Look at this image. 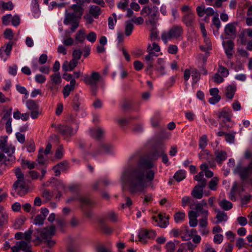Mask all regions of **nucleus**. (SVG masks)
<instances>
[{"label": "nucleus", "mask_w": 252, "mask_h": 252, "mask_svg": "<svg viewBox=\"0 0 252 252\" xmlns=\"http://www.w3.org/2000/svg\"><path fill=\"white\" fill-rule=\"evenodd\" d=\"M154 167L155 164L148 158L138 153L131 155L120 179L123 189H127L132 194L144 192L148 183L155 178Z\"/></svg>", "instance_id": "obj_1"}, {"label": "nucleus", "mask_w": 252, "mask_h": 252, "mask_svg": "<svg viewBox=\"0 0 252 252\" xmlns=\"http://www.w3.org/2000/svg\"><path fill=\"white\" fill-rule=\"evenodd\" d=\"M69 9L72 10V12L65 10L63 23L66 25L71 24L70 30L72 32H74L79 26V21L83 14L84 9L80 6L72 5Z\"/></svg>", "instance_id": "obj_2"}, {"label": "nucleus", "mask_w": 252, "mask_h": 252, "mask_svg": "<svg viewBox=\"0 0 252 252\" xmlns=\"http://www.w3.org/2000/svg\"><path fill=\"white\" fill-rule=\"evenodd\" d=\"M160 50L159 46L156 42H153L152 46L149 45L147 47V51L148 52V54L145 57L144 61L146 64V71H149L150 75L153 74V68L154 66V57L158 56L153 51L158 52L160 51Z\"/></svg>", "instance_id": "obj_3"}, {"label": "nucleus", "mask_w": 252, "mask_h": 252, "mask_svg": "<svg viewBox=\"0 0 252 252\" xmlns=\"http://www.w3.org/2000/svg\"><path fill=\"white\" fill-rule=\"evenodd\" d=\"M183 28L180 25H175L168 31L163 32L161 34V38L166 44L168 41L180 38L183 34Z\"/></svg>", "instance_id": "obj_4"}, {"label": "nucleus", "mask_w": 252, "mask_h": 252, "mask_svg": "<svg viewBox=\"0 0 252 252\" xmlns=\"http://www.w3.org/2000/svg\"><path fill=\"white\" fill-rule=\"evenodd\" d=\"M101 78L100 74L98 72L94 71L90 75L85 74L84 76V83L92 87L93 94L95 95L97 92V84Z\"/></svg>", "instance_id": "obj_5"}, {"label": "nucleus", "mask_w": 252, "mask_h": 252, "mask_svg": "<svg viewBox=\"0 0 252 252\" xmlns=\"http://www.w3.org/2000/svg\"><path fill=\"white\" fill-rule=\"evenodd\" d=\"M235 172L239 174L242 181L247 180L252 175V158L246 166L242 167L240 163L238 164L235 169Z\"/></svg>", "instance_id": "obj_6"}, {"label": "nucleus", "mask_w": 252, "mask_h": 252, "mask_svg": "<svg viewBox=\"0 0 252 252\" xmlns=\"http://www.w3.org/2000/svg\"><path fill=\"white\" fill-rule=\"evenodd\" d=\"M218 118L221 120L222 124L227 127H230V126L228 123L231 122V118L233 114L232 111L227 108H223L217 114Z\"/></svg>", "instance_id": "obj_7"}, {"label": "nucleus", "mask_w": 252, "mask_h": 252, "mask_svg": "<svg viewBox=\"0 0 252 252\" xmlns=\"http://www.w3.org/2000/svg\"><path fill=\"white\" fill-rule=\"evenodd\" d=\"M56 130L62 134L66 140H69V138L77 132V129H73L71 126L67 125H59L56 127Z\"/></svg>", "instance_id": "obj_8"}, {"label": "nucleus", "mask_w": 252, "mask_h": 252, "mask_svg": "<svg viewBox=\"0 0 252 252\" xmlns=\"http://www.w3.org/2000/svg\"><path fill=\"white\" fill-rule=\"evenodd\" d=\"M181 21L187 27L193 28L195 25V14L192 11L187 12L182 16Z\"/></svg>", "instance_id": "obj_9"}, {"label": "nucleus", "mask_w": 252, "mask_h": 252, "mask_svg": "<svg viewBox=\"0 0 252 252\" xmlns=\"http://www.w3.org/2000/svg\"><path fill=\"white\" fill-rule=\"evenodd\" d=\"M7 136H1L0 137V150L6 154H14L15 148L12 144H7Z\"/></svg>", "instance_id": "obj_10"}, {"label": "nucleus", "mask_w": 252, "mask_h": 252, "mask_svg": "<svg viewBox=\"0 0 252 252\" xmlns=\"http://www.w3.org/2000/svg\"><path fill=\"white\" fill-rule=\"evenodd\" d=\"M208 204L205 200H202L200 202L197 203L192 209L195 210L199 216L202 217H208L209 211L208 210Z\"/></svg>", "instance_id": "obj_11"}, {"label": "nucleus", "mask_w": 252, "mask_h": 252, "mask_svg": "<svg viewBox=\"0 0 252 252\" xmlns=\"http://www.w3.org/2000/svg\"><path fill=\"white\" fill-rule=\"evenodd\" d=\"M13 187L17 194L21 196L27 194L29 190V186L25 182H20L19 181H16Z\"/></svg>", "instance_id": "obj_12"}, {"label": "nucleus", "mask_w": 252, "mask_h": 252, "mask_svg": "<svg viewBox=\"0 0 252 252\" xmlns=\"http://www.w3.org/2000/svg\"><path fill=\"white\" fill-rule=\"evenodd\" d=\"M13 42L9 41L0 48V58L5 62L10 56L12 49Z\"/></svg>", "instance_id": "obj_13"}, {"label": "nucleus", "mask_w": 252, "mask_h": 252, "mask_svg": "<svg viewBox=\"0 0 252 252\" xmlns=\"http://www.w3.org/2000/svg\"><path fill=\"white\" fill-rule=\"evenodd\" d=\"M237 22H231L226 25L224 28V33L226 35L234 39L237 35Z\"/></svg>", "instance_id": "obj_14"}, {"label": "nucleus", "mask_w": 252, "mask_h": 252, "mask_svg": "<svg viewBox=\"0 0 252 252\" xmlns=\"http://www.w3.org/2000/svg\"><path fill=\"white\" fill-rule=\"evenodd\" d=\"M156 232L153 230L142 229L139 232V240L141 242H145V239L153 238L156 236Z\"/></svg>", "instance_id": "obj_15"}, {"label": "nucleus", "mask_w": 252, "mask_h": 252, "mask_svg": "<svg viewBox=\"0 0 252 252\" xmlns=\"http://www.w3.org/2000/svg\"><path fill=\"white\" fill-rule=\"evenodd\" d=\"M113 146L111 144L102 143L99 147L92 154V156L95 157L103 153L109 154L111 152Z\"/></svg>", "instance_id": "obj_16"}, {"label": "nucleus", "mask_w": 252, "mask_h": 252, "mask_svg": "<svg viewBox=\"0 0 252 252\" xmlns=\"http://www.w3.org/2000/svg\"><path fill=\"white\" fill-rule=\"evenodd\" d=\"M204 182H202L200 185L195 186L191 191V195L196 199H201L203 195V189L206 187Z\"/></svg>", "instance_id": "obj_17"}, {"label": "nucleus", "mask_w": 252, "mask_h": 252, "mask_svg": "<svg viewBox=\"0 0 252 252\" xmlns=\"http://www.w3.org/2000/svg\"><path fill=\"white\" fill-rule=\"evenodd\" d=\"M56 228L53 225L44 228L41 231V237L42 239L47 240L55 234Z\"/></svg>", "instance_id": "obj_18"}, {"label": "nucleus", "mask_w": 252, "mask_h": 252, "mask_svg": "<svg viewBox=\"0 0 252 252\" xmlns=\"http://www.w3.org/2000/svg\"><path fill=\"white\" fill-rule=\"evenodd\" d=\"M153 219L157 223V225L160 227L165 228L169 224L168 220L169 216L165 214H159L158 217H153Z\"/></svg>", "instance_id": "obj_19"}, {"label": "nucleus", "mask_w": 252, "mask_h": 252, "mask_svg": "<svg viewBox=\"0 0 252 252\" xmlns=\"http://www.w3.org/2000/svg\"><path fill=\"white\" fill-rule=\"evenodd\" d=\"M158 10L152 11L148 15V20L146 21V24L151 26H156V24L158 19Z\"/></svg>", "instance_id": "obj_20"}, {"label": "nucleus", "mask_w": 252, "mask_h": 252, "mask_svg": "<svg viewBox=\"0 0 252 252\" xmlns=\"http://www.w3.org/2000/svg\"><path fill=\"white\" fill-rule=\"evenodd\" d=\"M165 61L163 58H158L155 65V69L160 75H163L165 74Z\"/></svg>", "instance_id": "obj_21"}, {"label": "nucleus", "mask_w": 252, "mask_h": 252, "mask_svg": "<svg viewBox=\"0 0 252 252\" xmlns=\"http://www.w3.org/2000/svg\"><path fill=\"white\" fill-rule=\"evenodd\" d=\"M223 45L225 49V53L228 59H230L233 55L234 43L231 40H228L223 42Z\"/></svg>", "instance_id": "obj_22"}, {"label": "nucleus", "mask_w": 252, "mask_h": 252, "mask_svg": "<svg viewBox=\"0 0 252 252\" xmlns=\"http://www.w3.org/2000/svg\"><path fill=\"white\" fill-rule=\"evenodd\" d=\"M215 160L219 164H221L227 157L226 152L222 150H216L215 152Z\"/></svg>", "instance_id": "obj_23"}, {"label": "nucleus", "mask_w": 252, "mask_h": 252, "mask_svg": "<svg viewBox=\"0 0 252 252\" xmlns=\"http://www.w3.org/2000/svg\"><path fill=\"white\" fill-rule=\"evenodd\" d=\"M237 87L235 84L228 85L225 90V95L227 98L232 99L236 91Z\"/></svg>", "instance_id": "obj_24"}, {"label": "nucleus", "mask_w": 252, "mask_h": 252, "mask_svg": "<svg viewBox=\"0 0 252 252\" xmlns=\"http://www.w3.org/2000/svg\"><path fill=\"white\" fill-rule=\"evenodd\" d=\"M104 133V130L101 127L93 128L90 130V134L92 137L96 139L101 138Z\"/></svg>", "instance_id": "obj_25"}, {"label": "nucleus", "mask_w": 252, "mask_h": 252, "mask_svg": "<svg viewBox=\"0 0 252 252\" xmlns=\"http://www.w3.org/2000/svg\"><path fill=\"white\" fill-rule=\"evenodd\" d=\"M86 38V32L84 29L79 30L75 34V40L79 43H83Z\"/></svg>", "instance_id": "obj_26"}, {"label": "nucleus", "mask_w": 252, "mask_h": 252, "mask_svg": "<svg viewBox=\"0 0 252 252\" xmlns=\"http://www.w3.org/2000/svg\"><path fill=\"white\" fill-rule=\"evenodd\" d=\"M89 13L94 18H97L101 13V9L98 6L92 5L90 7Z\"/></svg>", "instance_id": "obj_27"}, {"label": "nucleus", "mask_w": 252, "mask_h": 252, "mask_svg": "<svg viewBox=\"0 0 252 252\" xmlns=\"http://www.w3.org/2000/svg\"><path fill=\"white\" fill-rule=\"evenodd\" d=\"M187 204L189 205L190 209H193L194 205V200L189 196H184L182 199V205L185 207Z\"/></svg>", "instance_id": "obj_28"}, {"label": "nucleus", "mask_w": 252, "mask_h": 252, "mask_svg": "<svg viewBox=\"0 0 252 252\" xmlns=\"http://www.w3.org/2000/svg\"><path fill=\"white\" fill-rule=\"evenodd\" d=\"M50 80L49 81L51 82V83L60 86L62 80L60 73H54L50 76Z\"/></svg>", "instance_id": "obj_29"}, {"label": "nucleus", "mask_w": 252, "mask_h": 252, "mask_svg": "<svg viewBox=\"0 0 252 252\" xmlns=\"http://www.w3.org/2000/svg\"><path fill=\"white\" fill-rule=\"evenodd\" d=\"M219 204L223 210L225 211L230 210L233 207L232 203L226 199H222L219 201Z\"/></svg>", "instance_id": "obj_30"}, {"label": "nucleus", "mask_w": 252, "mask_h": 252, "mask_svg": "<svg viewBox=\"0 0 252 252\" xmlns=\"http://www.w3.org/2000/svg\"><path fill=\"white\" fill-rule=\"evenodd\" d=\"M79 200L81 203V207L91 206L93 204V201L87 196H81L79 198Z\"/></svg>", "instance_id": "obj_31"}, {"label": "nucleus", "mask_w": 252, "mask_h": 252, "mask_svg": "<svg viewBox=\"0 0 252 252\" xmlns=\"http://www.w3.org/2000/svg\"><path fill=\"white\" fill-rule=\"evenodd\" d=\"M238 188V184L237 182H235L233 184L232 187L231 189L230 192L229 193V198L233 201H235L236 200L235 196V192Z\"/></svg>", "instance_id": "obj_32"}, {"label": "nucleus", "mask_w": 252, "mask_h": 252, "mask_svg": "<svg viewBox=\"0 0 252 252\" xmlns=\"http://www.w3.org/2000/svg\"><path fill=\"white\" fill-rule=\"evenodd\" d=\"M43 149H40L38 152V155L36 161L40 165H43L45 164L46 161V157L43 155Z\"/></svg>", "instance_id": "obj_33"}, {"label": "nucleus", "mask_w": 252, "mask_h": 252, "mask_svg": "<svg viewBox=\"0 0 252 252\" xmlns=\"http://www.w3.org/2000/svg\"><path fill=\"white\" fill-rule=\"evenodd\" d=\"M0 226L5 225L8 222V215L5 211H0Z\"/></svg>", "instance_id": "obj_34"}, {"label": "nucleus", "mask_w": 252, "mask_h": 252, "mask_svg": "<svg viewBox=\"0 0 252 252\" xmlns=\"http://www.w3.org/2000/svg\"><path fill=\"white\" fill-rule=\"evenodd\" d=\"M174 178L177 182L182 181L186 178V171L183 170L177 171L174 174Z\"/></svg>", "instance_id": "obj_35"}, {"label": "nucleus", "mask_w": 252, "mask_h": 252, "mask_svg": "<svg viewBox=\"0 0 252 252\" xmlns=\"http://www.w3.org/2000/svg\"><path fill=\"white\" fill-rule=\"evenodd\" d=\"M26 106L31 111L39 109L38 104L33 100H28L26 102Z\"/></svg>", "instance_id": "obj_36"}, {"label": "nucleus", "mask_w": 252, "mask_h": 252, "mask_svg": "<svg viewBox=\"0 0 252 252\" xmlns=\"http://www.w3.org/2000/svg\"><path fill=\"white\" fill-rule=\"evenodd\" d=\"M13 154H7L8 157L4 155V158L2 159V164L5 165L11 164L15 160L14 157L13 156Z\"/></svg>", "instance_id": "obj_37"}, {"label": "nucleus", "mask_w": 252, "mask_h": 252, "mask_svg": "<svg viewBox=\"0 0 252 252\" xmlns=\"http://www.w3.org/2000/svg\"><path fill=\"white\" fill-rule=\"evenodd\" d=\"M217 219V223H220L222 221L227 220L228 218L225 213L223 212L219 211L216 216Z\"/></svg>", "instance_id": "obj_38"}, {"label": "nucleus", "mask_w": 252, "mask_h": 252, "mask_svg": "<svg viewBox=\"0 0 252 252\" xmlns=\"http://www.w3.org/2000/svg\"><path fill=\"white\" fill-rule=\"evenodd\" d=\"M133 25L129 21L126 22L125 34L126 36L130 35L133 30Z\"/></svg>", "instance_id": "obj_39"}, {"label": "nucleus", "mask_w": 252, "mask_h": 252, "mask_svg": "<svg viewBox=\"0 0 252 252\" xmlns=\"http://www.w3.org/2000/svg\"><path fill=\"white\" fill-rule=\"evenodd\" d=\"M236 132L232 131L231 133H227L225 136V140L230 144H233L235 142Z\"/></svg>", "instance_id": "obj_40"}, {"label": "nucleus", "mask_w": 252, "mask_h": 252, "mask_svg": "<svg viewBox=\"0 0 252 252\" xmlns=\"http://www.w3.org/2000/svg\"><path fill=\"white\" fill-rule=\"evenodd\" d=\"M208 138L206 135H202L199 139V146L202 150L205 149L207 145Z\"/></svg>", "instance_id": "obj_41"}, {"label": "nucleus", "mask_w": 252, "mask_h": 252, "mask_svg": "<svg viewBox=\"0 0 252 252\" xmlns=\"http://www.w3.org/2000/svg\"><path fill=\"white\" fill-rule=\"evenodd\" d=\"M185 213L184 212H177L174 215V220L176 223L183 221L185 218Z\"/></svg>", "instance_id": "obj_42"}, {"label": "nucleus", "mask_w": 252, "mask_h": 252, "mask_svg": "<svg viewBox=\"0 0 252 252\" xmlns=\"http://www.w3.org/2000/svg\"><path fill=\"white\" fill-rule=\"evenodd\" d=\"M191 73L193 80L192 82L196 83L200 79V73L196 68H192Z\"/></svg>", "instance_id": "obj_43"}, {"label": "nucleus", "mask_w": 252, "mask_h": 252, "mask_svg": "<svg viewBox=\"0 0 252 252\" xmlns=\"http://www.w3.org/2000/svg\"><path fill=\"white\" fill-rule=\"evenodd\" d=\"M0 6H1L4 10H11L14 7V5L11 1L4 2L3 1L0 2Z\"/></svg>", "instance_id": "obj_44"}, {"label": "nucleus", "mask_w": 252, "mask_h": 252, "mask_svg": "<svg viewBox=\"0 0 252 252\" xmlns=\"http://www.w3.org/2000/svg\"><path fill=\"white\" fill-rule=\"evenodd\" d=\"M117 124L121 127H124L129 124V119L126 118H118L116 119Z\"/></svg>", "instance_id": "obj_45"}, {"label": "nucleus", "mask_w": 252, "mask_h": 252, "mask_svg": "<svg viewBox=\"0 0 252 252\" xmlns=\"http://www.w3.org/2000/svg\"><path fill=\"white\" fill-rule=\"evenodd\" d=\"M218 179L216 177L213 178L209 183V188L212 190H215L218 184Z\"/></svg>", "instance_id": "obj_46"}, {"label": "nucleus", "mask_w": 252, "mask_h": 252, "mask_svg": "<svg viewBox=\"0 0 252 252\" xmlns=\"http://www.w3.org/2000/svg\"><path fill=\"white\" fill-rule=\"evenodd\" d=\"M56 220L58 225L62 230L66 226L67 222L64 218L58 217Z\"/></svg>", "instance_id": "obj_47"}, {"label": "nucleus", "mask_w": 252, "mask_h": 252, "mask_svg": "<svg viewBox=\"0 0 252 252\" xmlns=\"http://www.w3.org/2000/svg\"><path fill=\"white\" fill-rule=\"evenodd\" d=\"M194 179L199 182L198 184H200L202 182H204L205 184H207V181L204 178V172L203 171L200 172L197 175H195L194 177Z\"/></svg>", "instance_id": "obj_48"}, {"label": "nucleus", "mask_w": 252, "mask_h": 252, "mask_svg": "<svg viewBox=\"0 0 252 252\" xmlns=\"http://www.w3.org/2000/svg\"><path fill=\"white\" fill-rule=\"evenodd\" d=\"M47 85L49 86V89L52 92L53 94L56 93L60 88L61 86L57 84L51 83V82L49 81Z\"/></svg>", "instance_id": "obj_49"}, {"label": "nucleus", "mask_w": 252, "mask_h": 252, "mask_svg": "<svg viewBox=\"0 0 252 252\" xmlns=\"http://www.w3.org/2000/svg\"><path fill=\"white\" fill-rule=\"evenodd\" d=\"M160 120V115L158 114H156L151 119L152 126L154 127L158 126Z\"/></svg>", "instance_id": "obj_50"}, {"label": "nucleus", "mask_w": 252, "mask_h": 252, "mask_svg": "<svg viewBox=\"0 0 252 252\" xmlns=\"http://www.w3.org/2000/svg\"><path fill=\"white\" fill-rule=\"evenodd\" d=\"M81 104V100L78 96L76 95L73 100V108L75 111H78L80 109V106Z\"/></svg>", "instance_id": "obj_51"}, {"label": "nucleus", "mask_w": 252, "mask_h": 252, "mask_svg": "<svg viewBox=\"0 0 252 252\" xmlns=\"http://www.w3.org/2000/svg\"><path fill=\"white\" fill-rule=\"evenodd\" d=\"M45 218L41 214L37 215L34 219V223L36 225H41L43 224Z\"/></svg>", "instance_id": "obj_52"}, {"label": "nucleus", "mask_w": 252, "mask_h": 252, "mask_svg": "<svg viewBox=\"0 0 252 252\" xmlns=\"http://www.w3.org/2000/svg\"><path fill=\"white\" fill-rule=\"evenodd\" d=\"M218 72L220 73L223 77H227L229 74L228 70L221 65H219Z\"/></svg>", "instance_id": "obj_53"}, {"label": "nucleus", "mask_w": 252, "mask_h": 252, "mask_svg": "<svg viewBox=\"0 0 252 252\" xmlns=\"http://www.w3.org/2000/svg\"><path fill=\"white\" fill-rule=\"evenodd\" d=\"M158 32L157 30L156 26H151V37L152 39H156L158 37Z\"/></svg>", "instance_id": "obj_54"}, {"label": "nucleus", "mask_w": 252, "mask_h": 252, "mask_svg": "<svg viewBox=\"0 0 252 252\" xmlns=\"http://www.w3.org/2000/svg\"><path fill=\"white\" fill-rule=\"evenodd\" d=\"M210 155V153L209 151L206 150H202L201 152L199 154V158L201 159H208V156Z\"/></svg>", "instance_id": "obj_55"}, {"label": "nucleus", "mask_w": 252, "mask_h": 252, "mask_svg": "<svg viewBox=\"0 0 252 252\" xmlns=\"http://www.w3.org/2000/svg\"><path fill=\"white\" fill-rule=\"evenodd\" d=\"M218 16V14H217V15L215 16L212 19V23L218 30L221 27V23Z\"/></svg>", "instance_id": "obj_56"}, {"label": "nucleus", "mask_w": 252, "mask_h": 252, "mask_svg": "<svg viewBox=\"0 0 252 252\" xmlns=\"http://www.w3.org/2000/svg\"><path fill=\"white\" fill-rule=\"evenodd\" d=\"M208 225V217H203L202 218L199 220V228L207 227Z\"/></svg>", "instance_id": "obj_57"}, {"label": "nucleus", "mask_w": 252, "mask_h": 252, "mask_svg": "<svg viewBox=\"0 0 252 252\" xmlns=\"http://www.w3.org/2000/svg\"><path fill=\"white\" fill-rule=\"evenodd\" d=\"M166 252H174L175 250V245L174 243L170 241L166 243L165 245Z\"/></svg>", "instance_id": "obj_58"}, {"label": "nucleus", "mask_w": 252, "mask_h": 252, "mask_svg": "<svg viewBox=\"0 0 252 252\" xmlns=\"http://www.w3.org/2000/svg\"><path fill=\"white\" fill-rule=\"evenodd\" d=\"M100 222L101 224V229L104 233L107 234H110L112 233L113 230L111 227L104 224L101 220L100 221Z\"/></svg>", "instance_id": "obj_59"}, {"label": "nucleus", "mask_w": 252, "mask_h": 252, "mask_svg": "<svg viewBox=\"0 0 252 252\" xmlns=\"http://www.w3.org/2000/svg\"><path fill=\"white\" fill-rule=\"evenodd\" d=\"M29 242H25L24 241H21L17 242L16 244L19 246L20 250L22 251H25L28 248Z\"/></svg>", "instance_id": "obj_60"}, {"label": "nucleus", "mask_w": 252, "mask_h": 252, "mask_svg": "<svg viewBox=\"0 0 252 252\" xmlns=\"http://www.w3.org/2000/svg\"><path fill=\"white\" fill-rule=\"evenodd\" d=\"M74 90L72 87H69L68 85H66L63 90V93L65 98L67 97L70 94L71 91Z\"/></svg>", "instance_id": "obj_61"}, {"label": "nucleus", "mask_w": 252, "mask_h": 252, "mask_svg": "<svg viewBox=\"0 0 252 252\" xmlns=\"http://www.w3.org/2000/svg\"><path fill=\"white\" fill-rule=\"evenodd\" d=\"M87 39L92 43H94L96 39V34L94 32H90L86 36Z\"/></svg>", "instance_id": "obj_62"}, {"label": "nucleus", "mask_w": 252, "mask_h": 252, "mask_svg": "<svg viewBox=\"0 0 252 252\" xmlns=\"http://www.w3.org/2000/svg\"><path fill=\"white\" fill-rule=\"evenodd\" d=\"M35 80L36 82L42 84L44 83L46 80V77L41 74H36L35 76Z\"/></svg>", "instance_id": "obj_63"}, {"label": "nucleus", "mask_w": 252, "mask_h": 252, "mask_svg": "<svg viewBox=\"0 0 252 252\" xmlns=\"http://www.w3.org/2000/svg\"><path fill=\"white\" fill-rule=\"evenodd\" d=\"M205 9L204 5L198 6L196 9L197 15L200 17H203L205 13Z\"/></svg>", "instance_id": "obj_64"}]
</instances>
